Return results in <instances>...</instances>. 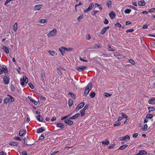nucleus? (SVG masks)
<instances>
[{
    "mask_svg": "<svg viewBox=\"0 0 155 155\" xmlns=\"http://www.w3.org/2000/svg\"><path fill=\"white\" fill-rule=\"evenodd\" d=\"M92 87V84L91 83H89L86 87L84 92V94L85 96L89 93Z\"/></svg>",
    "mask_w": 155,
    "mask_h": 155,
    "instance_id": "1",
    "label": "nucleus"
},
{
    "mask_svg": "<svg viewBox=\"0 0 155 155\" xmlns=\"http://www.w3.org/2000/svg\"><path fill=\"white\" fill-rule=\"evenodd\" d=\"M57 31L55 28L52 31H51L47 35L48 37L54 36L57 34Z\"/></svg>",
    "mask_w": 155,
    "mask_h": 155,
    "instance_id": "2",
    "label": "nucleus"
},
{
    "mask_svg": "<svg viewBox=\"0 0 155 155\" xmlns=\"http://www.w3.org/2000/svg\"><path fill=\"white\" fill-rule=\"evenodd\" d=\"M94 3H91L89 5L88 7L86 9H85V10H84V13H86V12H87L90 11L93 8H94Z\"/></svg>",
    "mask_w": 155,
    "mask_h": 155,
    "instance_id": "3",
    "label": "nucleus"
},
{
    "mask_svg": "<svg viewBox=\"0 0 155 155\" xmlns=\"http://www.w3.org/2000/svg\"><path fill=\"white\" fill-rule=\"evenodd\" d=\"M84 105V103L83 102H81L80 103V104L77 106L75 110L76 112H78V110L81 108L83 107Z\"/></svg>",
    "mask_w": 155,
    "mask_h": 155,
    "instance_id": "4",
    "label": "nucleus"
},
{
    "mask_svg": "<svg viewBox=\"0 0 155 155\" xmlns=\"http://www.w3.org/2000/svg\"><path fill=\"white\" fill-rule=\"evenodd\" d=\"M87 68L83 66H80L77 68V70L79 71H81L87 69Z\"/></svg>",
    "mask_w": 155,
    "mask_h": 155,
    "instance_id": "5",
    "label": "nucleus"
},
{
    "mask_svg": "<svg viewBox=\"0 0 155 155\" xmlns=\"http://www.w3.org/2000/svg\"><path fill=\"white\" fill-rule=\"evenodd\" d=\"M130 139V137L128 135H126V136L124 137H120L119 138L120 140H129Z\"/></svg>",
    "mask_w": 155,
    "mask_h": 155,
    "instance_id": "6",
    "label": "nucleus"
},
{
    "mask_svg": "<svg viewBox=\"0 0 155 155\" xmlns=\"http://www.w3.org/2000/svg\"><path fill=\"white\" fill-rule=\"evenodd\" d=\"M3 80L5 83L8 84L9 82V78L8 76H5L3 78Z\"/></svg>",
    "mask_w": 155,
    "mask_h": 155,
    "instance_id": "7",
    "label": "nucleus"
},
{
    "mask_svg": "<svg viewBox=\"0 0 155 155\" xmlns=\"http://www.w3.org/2000/svg\"><path fill=\"white\" fill-rule=\"evenodd\" d=\"M155 100V98L152 97L151 98L148 100V102L150 104H155L154 101Z\"/></svg>",
    "mask_w": 155,
    "mask_h": 155,
    "instance_id": "8",
    "label": "nucleus"
},
{
    "mask_svg": "<svg viewBox=\"0 0 155 155\" xmlns=\"http://www.w3.org/2000/svg\"><path fill=\"white\" fill-rule=\"evenodd\" d=\"M42 5L41 4L36 5L34 8V9L35 11L39 10L41 7H42Z\"/></svg>",
    "mask_w": 155,
    "mask_h": 155,
    "instance_id": "9",
    "label": "nucleus"
},
{
    "mask_svg": "<svg viewBox=\"0 0 155 155\" xmlns=\"http://www.w3.org/2000/svg\"><path fill=\"white\" fill-rule=\"evenodd\" d=\"M69 118V119L65 120V123L68 125H72L73 124V122Z\"/></svg>",
    "mask_w": 155,
    "mask_h": 155,
    "instance_id": "10",
    "label": "nucleus"
},
{
    "mask_svg": "<svg viewBox=\"0 0 155 155\" xmlns=\"http://www.w3.org/2000/svg\"><path fill=\"white\" fill-rule=\"evenodd\" d=\"M26 133V131L25 130H21L19 133V135L20 136H23Z\"/></svg>",
    "mask_w": 155,
    "mask_h": 155,
    "instance_id": "11",
    "label": "nucleus"
},
{
    "mask_svg": "<svg viewBox=\"0 0 155 155\" xmlns=\"http://www.w3.org/2000/svg\"><path fill=\"white\" fill-rule=\"evenodd\" d=\"M109 27H104L101 30V35H104L105 32H106L107 30L109 28Z\"/></svg>",
    "mask_w": 155,
    "mask_h": 155,
    "instance_id": "12",
    "label": "nucleus"
},
{
    "mask_svg": "<svg viewBox=\"0 0 155 155\" xmlns=\"http://www.w3.org/2000/svg\"><path fill=\"white\" fill-rule=\"evenodd\" d=\"M28 97L30 101L33 103L35 105H37L38 104V102L35 100L33 99L31 97L28 96Z\"/></svg>",
    "mask_w": 155,
    "mask_h": 155,
    "instance_id": "13",
    "label": "nucleus"
},
{
    "mask_svg": "<svg viewBox=\"0 0 155 155\" xmlns=\"http://www.w3.org/2000/svg\"><path fill=\"white\" fill-rule=\"evenodd\" d=\"M2 49L4 50L6 54H8L9 52L8 48L5 46H3Z\"/></svg>",
    "mask_w": 155,
    "mask_h": 155,
    "instance_id": "14",
    "label": "nucleus"
},
{
    "mask_svg": "<svg viewBox=\"0 0 155 155\" xmlns=\"http://www.w3.org/2000/svg\"><path fill=\"white\" fill-rule=\"evenodd\" d=\"M59 50L61 52V53L62 55H63L65 53V50L64 47H62L59 48Z\"/></svg>",
    "mask_w": 155,
    "mask_h": 155,
    "instance_id": "15",
    "label": "nucleus"
},
{
    "mask_svg": "<svg viewBox=\"0 0 155 155\" xmlns=\"http://www.w3.org/2000/svg\"><path fill=\"white\" fill-rule=\"evenodd\" d=\"M80 115V114L79 113H77L75 115L73 116L72 117L69 118V119H76L78 118Z\"/></svg>",
    "mask_w": 155,
    "mask_h": 155,
    "instance_id": "16",
    "label": "nucleus"
},
{
    "mask_svg": "<svg viewBox=\"0 0 155 155\" xmlns=\"http://www.w3.org/2000/svg\"><path fill=\"white\" fill-rule=\"evenodd\" d=\"M115 13L113 12H110L109 14V16L112 19H114L115 16Z\"/></svg>",
    "mask_w": 155,
    "mask_h": 155,
    "instance_id": "17",
    "label": "nucleus"
},
{
    "mask_svg": "<svg viewBox=\"0 0 155 155\" xmlns=\"http://www.w3.org/2000/svg\"><path fill=\"white\" fill-rule=\"evenodd\" d=\"M139 154L140 155H144L147 154V152L145 150H140L139 151Z\"/></svg>",
    "mask_w": 155,
    "mask_h": 155,
    "instance_id": "18",
    "label": "nucleus"
},
{
    "mask_svg": "<svg viewBox=\"0 0 155 155\" xmlns=\"http://www.w3.org/2000/svg\"><path fill=\"white\" fill-rule=\"evenodd\" d=\"M103 145H107L109 144V141L107 139H106L105 141H104L101 142Z\"/></svg>",
    "mask_w": 155,
    "mask_h": 155,
    "instance_id": "19",
    "label": "nucleus"
},
{
    "mask_svg": "<svg viewBox=\"0 0 155 155\" xmlns=\"http://www.w3.org/2000/svg\"><path fill=\"white\" fill-rule=\"evenodd\" d=\"M2 68L4 72H8V70L6 66L4 65H3L2 66Z\"/></svg>",
    "mask_w": 155,
    "mask_h": 155,
    "instance_id": "20",
    "label": "nucleus"
},
{
    "mask_svg": "<svg viewBox=\"0 0 155 155\" xmlns=\"http://www.w3.org/2000/svg\"><path fill=\"white\" fill-rule=\"evenodd\" d=\"M7 96L9 99V102H12L14 101V98L9 95H7Z\"/></svg>",
    "mask_w": 155,
    "mask_h": 155,
    "instance_id": "21",
    "label": "nucleus"
},
{
    "mask_svg": "<svg viewBox=\"0 0 155 155\" xmlns=\"http://www.w3.org/2000/svg\"><path fill=\"white\" fill-rule=\"evenodd\" d=\"M56 126L58 127L63 128L64 127V126L63 124L61 123H58L56 124Z\"/></svg>",
    "mask_w": 155,
    "mask_h": 155,
    "instance_id": "22",
    "label": "nucleus"
},
{
    "mask_svg": "<svg viewBox=\"0 0 155 155\" xmlns=\"http://www.w3.org/2000/svg\"><path fill=\"white\" fill-rule=\"evenodd\" d=\"M44 130H45L43 129L42 127H41L37 130V133H38L42 132Z\"/></svg>",
    "mask_w": 155,
    "mask_h": 155,
    "instance_id": "23",
    "label": "nucleus"
},
{
    "mask_svg": "<svg viewBox=\"0 0 155 155\" xmlns=\"http://www.w3.org/2000/svg\"><path fill=\"white\" fill-rule=\"evenodd\" d=\"M127 147V145H122L119 147V149L120 150H123L126 148Z\"/></svg>",
    "mask_w": 155,
    "mask_h": 155,
    "instance_id": "24",
    "label": "nucleus"
},
{
    "mask_svg": "<svg viewBox=\"0 0 155 155\" xmlns=\"http://www.w3.org/2000/svg\"><path fill=\"white\" fill-rule=\"evenodd\" d=\"M37 120L40 122H42L43 120L42 117L41 115H38L37 116Z\"/></svg>",
    "mask_w": 155,
    "mask_h": 155,
    "instance_id": "25",
    "label": "nucleus"
},
{
    "mask_svg": "<svg viewBox=\"0 0 155 155\" xmlns=\"http://www.w3.org/2000/svg\"><path fill=\"white\" fill-rule=\"evenodd\" d=\"M138 4L140 6H143L145 5V3L144 2L139 1Z\"/></svg>",
    "mask_w": 155,
    "mask_h": 155,
    "instance_id": "26",
    "label": "nucleus"
},
{
    "mask_svg": "<svg viewBox=\"0 0 155 155\" xmlns=\"http://www.w3.org/2000/svg\"><path fill=\"white\" fill-rule=\"evenodd\" d=\"M111 1L110 0H109L107 2V6L109 8H111Z\"/></svg>",
    "mask_w": 155,
    "mask_h": 155,
    "instance_id": "27",
    "label": "nucleus"
},
{
    "mask_svg": "<svg viewBox=\"0 0 155 155\" xmlns=\"http://www.w3.org/2000/svg\"><path fill=\"white\" fill-rule=\"evenodd\" d=\"M153 117V115L152 114H148L146 116L147 118L151 119Z\"/></svg>",
    "mask_w": 155,
    "mask_h": 155,
    "instance_id": "28",
    "label": "nucleus"
},
{
    "mask_svg": "<svg viewBox=\"0 0 155 155\" xmlns=\"http://www.w3.org/2000/svg\"><path fill=\"white\" fill-rule=\"evenodd\" d=\"M68 104L69 107L71 106L73 104L72 100L71 99L69 100L68 101Z\"/></svg>",
    "mask_w": 155,
    "mask_h": 155,
    "instance_id": "29",
    "label": "nucleus"
},
{
    "mask_svg": "<svg viewBox=\"0 0 155 155\" xmlns=\"http://www.w3.org/2000/svg\"><path fill=\"white\" fill-rule=\"evenodd\" d=\"M23 79L24 82L26 83H28V78L26 76H23Z\"/></svg>",
    "mask_w": 155,
    "mask_h": 155,
    "instance_id": "30",
    "label": "nucleus"
},
{
    "mask_svg": "<svg viewBox=\"0 0 155 155\" xmlns=\"http://www.w3.org/2000/svg\"><path fill=\"white\" fill-rule=\"evenodd\" d=\"M80 112L81 116H83L85 114V110H84V109H82L80 111Z\"/></svg>",
    "mask_w": 155,
    "mask_h": 155,
    "instance_id": "31",
    "label": "nucleus"
},
{
    "mask_svg": "<svg viewBox=\"0 0 155 155\" xmlns=\"http://www.w3.org/2000/svg\"><path fill=\"white\" fill-rule=\"evenodd\" d=\"M95 95V93L94 92H92L90 93V96L91 98H94Z\"/></svg>",
    "mask_w": 155,
    "mask_h": 155,
    "instance_id": "32",
    "label": "nucleus"
},
{
    "mask_svg": "<svg viewBox=\"0 0 155 155\" xmlns=\"http://www.w3.org/2000/svg\"><path fill=\"white\" fill-rule=\"evenodd\" d=\"M4 102L5 103H8L9 102V99L8 97L6 98L4 100Z\"/></svg>",
    "mask_w": 155,
    "mask_h": 155,
    "instance_id": "33",
    "label": "nucleus"
},
{
    "mask_svg": "<svg viewBox=\"0 0 155 155\" xmlns=\"http://www.w3.org/2000/svg\"><path fill=\"white\" fill-rule=\"evenodd\" d=\"M17 28V23H15L14 25L13 29L14 31H16Z\"/></svg>",
    "mask_w": 155,
    "mask_h": 155,
    "instance_id": "34",
    "label": "nucleus"
},
{
    "mask_svg": "<svg viewBox=\"0 0 155 155\" xmlns=\"http://www.w3.org/2000/svg\"><path fill=\"white\" fill-rule=\"evenodd\" d=\"M84 15H81L78 18V20L79 21H80L81 19L83 18Z\"/></svg>",
    "mask_w": 155,
    "mask_h": 155,
    "instance_id": "35",
    "label": "nucleus"
},
{
    "mask_svg": "<svg viewBox=\"0 0 155 155\" xmlns=\"http://www.w3.org/2000/svg\"><path fill=\"white\" fill-rule=\"evenodd\" d=\"M148 109L149 112L155 110V108L153 107H148Z\"/></svg>",
    "mask_w": 155,
    "mask_h": 155,
    "instance_id": "36",
    "label": "nucleus"
},
{
    "mask_svg": "<svg viewBox=\"0 0 155 155\" xmlns=\"http://www.w3.org/2000/svg\"><path fill=\"white\" fill-rule=\"evenodd\" d=\"M68 94L71 95L73 98H74V99H75V96L73 93L71 92H69V93Z\"/></svg>",
    "mask_w": 155,
    "mask_h": 155,
    "instance_id": "37",
    "label": "nucleus"
},
{
    "mask_svg": "<svg viewBox=\"0 0 155 155\" xmlns=\"http://www.w3.org/2000/svg\"><path fill=\"white\" fill-rule=\"evenodd\" d=\"M131 11V10L129 9H127L124 11V13L126 14H129Z\"/></svg>",
    "mask_w": 155,
    "mask_h": 155,
    "instance_id": "38",
    "label": "nucleus"
},
{
    "mask_svg": "<svg viewBox=\"0 0 155 155\" xmlns=\"http://www.w3.org/2000/svg\"><path fill=\"white\" fill-rule=\"evenodd\" d=\"M111 95H112L111 94H110L108 93H105L104 94V96L105 97H109L111 96Z\"/></svg>",
    "mask_w": 155,
    "mask_h": 155,
    "instance_id": "39",
    "label": "nucleus"
},
{
    "mask_svg": "<svg viewBox=\"0 0 155 155\" xmlns=\"http://www.w3.org/2000/svg\"><path fill=\"white\" fill-rule=\"evenodd\" d=\"M64 49L65 50V51H71L73 50V48H66L64 47Z\"/></svg>",
    "mask_w": 155,
    "mask_h": 155,
    "instance_id": "40",
    "label": "nucleus"
},
{
    "mask_svg": "<svg viewBox=\"0 0 155 155\" xmlns=\"http://www.w3.org/2000/svg\"><path fill=\"white\" fill-rule=\"evenodd\" d=\"M46 20L44 19H40L39 21V22L41 23H44L46 22Z\"/></svg>",
    "mask_w": 155,
    "mask_h": 155,
    "instance_id": "41",
    "label": "nucleus"
},
{
    "mask_svg": "<svg viewBox=\"0 0 155 155\" xmlns=\"http://www.w3.org/2000/svg\"><path fill=\"white\" fill-rule=\"evenodd\" d=\"M18 143L16 142H13L12 143L10 144L11 145L14 146H17L18 145Z\"/></svg>",
    "mask_w": 155,
    "mask_h": 155,
    "instance_id": "42",
    "label": "nucleus"
},
{
    "mask_svg": "<svg viewBox=\"0 0 155 155\" xmlns=\"http://www.w3.org/2000/svg\"><path fill=\"white\" fill-rule=\"evenodd\" d=\"M147 124H145L144 125V127H142V129L143 130H146L147 128Z\"/></svg>",
    "mask_w": 155,
    "mask_h": 155,
    "instance_id": "43",
    "label": "nucleus"
},
{
    "mask_svg": "<svg viewBox=\"0 0 155 155\" xmlns=\"http://www.w3.org/2000/svg\"><path fill=\"white\" fill-rule=\"evenodd\" d=\"M70 115H66V116H64V117H61V120H64V119H66V118H67L68 117H69Z\"/></svg>",
    "mask_w": 155,
    "mask_h": 155,
    "instance_id": "44",
    "label": "nucleus"
},
{
    "mask_svg": "<svg viewBox=\"0 0 155 155\" xmlns=\"http://www.w3.org/2000/svg\"><path fill=\"white\" fill-rule=\"evenodd\" d=\"M122 117L123 118H124L126 119L128 118V117L127 115H126V114L123 113H122Z\"/></svg>",
    "mask_w": 155,
    "mask_h": 155,
    "instance_id": "45",
    "label": "nucleus"
},
{
    "mask_svg": "<svg viewBox=\"0 0 155 155\" xmlns=\"http://www.w3.org/2000/svg\"><path fill=\"white\" fill-rule=\"evenodd\" d=\"M50 54L52 56H54L55 55V52L54 51H48Z\"/></svg>",
    "mask_w": 155,
    "mask_h": 155,
    "instance_id": "46",
    "label": "nucleus"
},
{
    "mask_svg": "<svg viewBox=\"0 0 155 155\" xmlns=\"http://www.w3.org/2000/svg\"><path fill=\"white\" fill-rule=\"evenodd\" d=\"M115 26L119 28H120L121 27V25L119 23H117L115 25Z\"/></svg>",
    "mask_w": 155,
    "mask_h": 155,
    "instance_id": "47",
    "label": "nucleus"
},
{
    "mask_svg": "<svg viewBox=\"0 0 155 155\" xmlns=\"http://www.w3.org/2000/svg\"><path fill=\"white\" fill-rule=\"evenodd\" d=\"M134 31V30L133 29H130L127 30L126 31V32L127 33H128V32H133Z\"/></svg>",
    "mask_w": 155,
    "mask_h": 155,
    "instance_id": "48",
    "label": "nucleus"
},
{
    "mask_svg": "<svg viewBox=\"0 0 155 155\" xmlns=\"http://www.w3.org/2000/svg\"><path fill=\"white\" fill-rule=\"evenodd\" d=\"M129 62L132 64H135V61L132 59L129 60Z\"/></svg>",
    "mask_w": 155,
    "mask_h": 155,
    "instance_id": "49",
    "label": "nucleus"
},
{
    "mask_svg": "<svg viewBox=\"0 0 155 155\" xmlns=\"http://www.w3.org/2000/svg\"><path fill=\"white\" fill-rule=\"evenodd\" d=\"M24 143L25 145H30V144H28L27 143V139L25 137V138H24ZM30 145H31V144H30Z\"/></svg>",
    "mask_w": 155,
    "mask_h": 155,
    "instance_id": "50",
    "label": "nucleus"
},
{
    "mask_svg": "<svg viewBox=\"0 0 155 155\" xmlns=\"http://www.w3.org/2000/svg\"><path fill=\"white\" fill-rule=\"evenodd\" d=\"M108 21L106 18H105L104 23L105 25H107L108 24Z\"/></svg>",
    "mask_w": 155,
    "mask_h": 155,
    "instance_id": "51",
    "label": "nucleus"
},
{
    "mask_svg": "<svg viewBox=\"0 0 155 155\" xmlns=\"http://www.w3.org/2000/svg\"><path fill=\"white\" fill-rule=\"evenodd\" d=\"M28 84L29 87L31 89H33L34 88V86L32 84L29 83Z\"/></svg>",
    "mask_w": 155,
    "mask_h": 155,
    "instance_id": "52",
    "label": "nucleus"
},
{
    "mask_svg": "<svg viewBox=\"0 0 155 155\" xmlns=\"http://www.w3.org/2000/svg\"><path fill=\"white\" fill-rule=\"evenodd\" d=\"M11 89L12 91H13L15 90V87L13 85L11 86Z\"/></svg>",
    "mask_w": 155,
    "mask_h": 155,
    "instance_id": "53",
    "label": "nucleus"
},
{
    "mask_svg": "<svg viewBox=\"0 0 155 155\" xmlns=\"http://www.w3.org/2000/svg\"><path fill=\"white\" fill-rule=\"evenodd\" d=\"M97 12H98V11H93L91 13V14H92V15H94Z\"/></svg>",
    "mask_w": 155,
    "mask_h": 155,
    "instance_id": "54",
    "label": "nucleus"
},
{
    "mask_svg": "<svg viewBox=\"0 0 155 155\" xmlns=\"http://www.w3.org/2000/svg\"><path fill=\"white\" fill-rule=\"evenodd\" d=\"M108 48L109 49L108 50L110 51H114V49H113L110 45L109 46Z\"/></svg>",
    "mask_w": 155,
    "mask_h": 155,
    "instance_id": "55",
    "label": "nucleus"
},
{
    "mask_svg": "<svg viewBox=\"0 0 155 155\" xmlns=\"http://www.w3.org/2000/svg\"><path fill=\"white\" fill-rule=\"evenodd\" d=\"M155 12V8H151L149 11V12Z\"/></svg>",
    "mask_w": 155,
    "mask_h": 155,
    "instance_id": "56",
    "label": "nucleus"
},
{
    "mask_svg": "<svg viewBox=\"0 0 155 155\" xmlns=\"http://www.w3.org/2000/svg\"><path fill=\"white\" fill-rule=\"evenodd\" d=\"M44 135L43 134H41V136L39 137V139L40 140H42V139H44Z\"/></svg>",
    "mask_w": 155,
    "mask_h": 155,
    "instance_id": "57",
    "label": "nucleus"
},
{
    "mask_svg": "<svg viewBox=\"0 0 155 155\" xmlns=\"http://www.w3.org/2000/svg\"><path fill=\"white\" fill-rule=\"evenodd\" d=\"M120 122H118V123L115 124H114V126H118L120 125Z\"/></svg>",
    "mask_w": 155,
    "mask_h": 155,
    "instance_id": "58",
    "label": "nucleus"
},
{
    "mask_svg": "<svg viewBox=\"0 0 155 155\" xmlns=\"http://www.w3.org/2000/svg\"><path fill=\"white\" fill-rule=\"evenodd\" d=\"M80 60L83 62H87V61L84 59L83 58L81 57L80 58Z\"/></svg>",
    "mask_w": 155,
    "mask_h": 155,
    "instance_id": "59",
    "label": "nucleus"
},
{
    "mask_svg": "<svg viewBox=\"0 0 155 155\" xmlns=\"http://www.w3.org/2000/svg\"><path fill=\"white\" fill-rule=\"evenodd\" d=\"M58 70L57 72L59 75H61L62 74L60 70L58 68H57Z\"/></svg>",
    "mask_w": 155,
    "mask_h": 155,
    "instance_id": "60",
    "label": "nucleus"
},
{
    "mask_svg": "<svg viewBox=\"0 0 155 155\" xmlns=\"http://www.w3.org/2000/svg\"><path fill=\"white\" fill-rule=\"evenodd\" d=\"M129 7H130V8H131L134 10H136V8L135 7H134V6H133L132 5H130V6H129Z\"/></svg>",
    "mask_w": 155,
    "mask_h": 155,
    "instance_id": "61",
    "label": "nucleus"
},
{
    "mask_svg": "<svg viewBox=\"0 0 155 155\" xmlns=\"http://www.w3.org/2000/svg\"><path fill=\"white\" fill-rule=\"evenodd\" d=\"M15 139L17 140H21V138L19 137H15Z\"/></svg>",
    "mask_w": 155,
    "mask_h": 155,
    "instance_id": "62",
    "label": "nucleus"
},
{
    "mask_svg": "<svg viewBox=\"0 0 155 155\" xmlns=\"http://www.w3.org/2000/svg\"><path fill=\"white\" fill-rule=\"evenodd\" d=\"M56 119V118L55 117H53L51 119V121L52 122H53Z\"/></svg>",
    "mask_w": 155,
    "mask_h": 155,
    "instance_id": "63",
    "label": "nucleus"
},
{
    "mask_svg": "<svg viewBox=\"0 0 155 155\" xmlns=\"http://www.w3.org/2000/svg\"><path fill=\"white\" fill-rule=\"evenodd\" d=\"M22 155H27L26 152L25 151H23L22 153Z\"/></svg>",
    "mask_w": 155,
    "mask_h": 155,
    "instance_id": "64",
    "label": "nucleus"
}]
</instances>
